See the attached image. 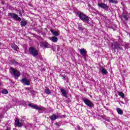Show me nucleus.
<instances>
[{
    "mask_svg": "<svg viewBox=\"0 0 130 130\" xmlns=\"http://www.w3.org/2000/svg\"><path fill=\"white\" fill-rule=\"evenodd\" d=\"M76 16H78L80 20L85 23H87V24H91L92 22V19H91L89 17L86 15L85 14H84V13H82L81 11H78L76 13Z\"/></svg>",
    "mask_w": 130,
    "mask_h": 130,
    "instance_id": "nucleus-1",
    "label": "nucleus"
},
{
    "mask_svg": "<svg viewBox=\"0 0 130 130\" xmlns=\"http://www.w3.org/2000/svg\"><path fill=\"white\" fill-rule=\"evenodd\" d=\"M10 73L11 75H14L15 78H19L21 76V73L19 71L14 69L13 67H11L10 69Z\"/></svg>",
    "mask_w": 130,
    "mask_h": 130,
    "instance_id": "nucleus-2",
    "label": "nucleus"
},
{
    "mask_svg": "<svg viewBox=\"0 0 130 130\" xmlns=\"http://www.w3.org/2000/svg\"><path fill=\"white\" fill-rule=\"evenodd\" d=\"M111 46L112 49H113L115 51V50H117V51L119 50H123L122 47L119 43L114 42L111 44Z\"/></svg>",
    "mask_w": 130,
    "mask_h": 130,
    "instance_id": "nucleus-3",
    "label": "nucleus"
},
{
    "mask_svg": "<svg viewBox=\"0 0 130 130\" xmlns=\"http://www.w3.org/2000/svg\"><path fill=\"white\" fill-rule=\"evenodd\" d=\"M82 101L86 104L89 108H94V103H93L90 100L86 98H82Z\"/></svg>",
    "mask_w": 130,
    "mask_h": 130,
    "instance_id": "nucleus-4",
    "label": "nucleus"
},
{
    "mask_svg": "<svg viewBox=\"0 0 130 130\" xmlns=\"http://www.w3.org/2000/svg\"><path fill=\"white\" fill-rule=\"evenodd\" d=\"M29 52L30 54L32 55L34 57H36L37 55H38V50L36 49V48L33 47H30L29 49H28Z\"/></svg>",
    "mask_w": 130,
    "mask_h": 130,
    "instance_id": "nucleus-5",
    "label": "nucleus"
},
{
    "mask_svg": "<svg viewBox=\"0 0 130 130\" xmlns=\"http://www.w3.org/2000/svg\"><path fill=\"white\" fill-rule=\"evenodd\" d=\"M8 16L9 17H11V18L15 21H21L22 20V19H21L20 17L15 13H9L8 14Z\"/></svg>",
    "mask_w": 130,
    "mask_h": 130,
    "instance_id": "nucleus-6",
    "label": "nucleus"
},
{
    "mask_svg": "<svg viewBox=\"0 0 130 130\" xmlns=\"http://www.w3.org/2000/svg\"><path fill=\"white\" fill-rule=\"evenodd\" d=\"M128 18H129V16H128V13L127 12L123 13L121 16V19L123 22L127 21L128 20Z\"/></svg>",
    "mask_w": 130,
    "mask_h": 130,
    "instance_id": "nucleus-7",
    "label": "nucleus"
},
{
    "mask_svg": "<svg viewBox=\"0 0 130 130\" xmlns=\"http://www.w3.org/2000/svg\"><path fill=\"white\" fill-rule=\"evenodd\" d=\"M98 6L100 8H102V9H103V10H105V11H108V9H109V7L105 4V3H98Z\"/></svg>",
    "mask_w": 130,
    "mask_h": 130,
    "instance_id": "nucleus-8",
    "label": "nucleus"
},
{
    "mask_svg": "<svg viewBox=\"0 0 130 130\" xmlns=\"http://www.w3.org/2000/svg\"><path fill=\"white\" fill-rule=\"evenodd\" d=\"M21 82L22 84H24V85H26V86H30V81L26 78H23L21 80Z\"/></svg>",
    "mask_w": 130,
    "mask_h": 130,
    "instance_id": "nucleus-9",
    "label": "nucleus"
},
{
    "mask_svg": "<svg viewBox=\"0 0 130 130\" xmlns=\"http://www.w3.org/2000/svg\"><path fill=\"white\" fill-rule=\"evenodd\" d=\"M29 107L33 108V109H36V110H42L41 108H40L37 105H34L33 104H28Z\"/></svg>",
    "mask_w": 130,
    "mask_h": 130,
    "instance_id": "nucleus-10",
    "label": "nucleus"
},
{
    "mask_svg": "<svg viewBox=\"0 0 130 130\" xmlns=\"http://www.w3.org/2000/svg\"><path fill=\"white\" fill-rule=\"evenodd\" d=\"M15 124L18 127H22L23 126L22 123L20 122V120L19 119H16L15 121Z\"/></svg>",
    "mask_w": 130,
    "mask_h": 130,
    "instance_id": "nucleus-11",
    "label": "nucleus"
},
{
    "mask_svg": "<svg viewBox=\"0 0 130 130\" xmlns=\"http://www.w3.org/2000/svg\"><path fill=\"white\" fill-rule=\"evenodd\" d=\"M79 52L80 53V54H81V55L83 56H86V55H87V50H86L85 48H82L80 49Z\"/></svg>",
    "mask_w": 130,
    "mask_h": 130,
    "instance_id": "nucleus-12",
    "label": "nucleus"
},
{
    "mask_svg": "<svg viewBox=\"0 0 130 130\" xmlns=\"http://www.w3.org/2000/svg\"><path fill=\"white\" fill-rule=\"evenodd\" d=\"M50 45L48 42H41L40 43V46L41 47H45V48H48Z\"/></svg>",
    "mask_w": 130,
    "mask_h": 130,
    "instance_id": "nucleus-13",
    "label": "nucleus"
},
{
    "mask_svg": "<svg viewBox=\"0 0 130 130\" xmlns=\"http://www.w3.org/2000/svg\"><path fill=\"white\" fill-rule=\"evenodd\" d=\"M60 90L62 95L66 98H68V93H67V90L62 88H61Z\"/></svg>",
    "mask_w": 130,
    "mask_h": 130,
    "instance_id": "nucleus-14",
    "label": "nucleus"
},
{
    "mask_svg": "<svg viewBox=\"0 0 130 130\" xmlns=\"http://www.w3.org/2000/svg\"><path fill=\"white\" fill-rule=\"evenodd\" d=\"M49 39L51 41H52V42H55V43L57 42V41L58 40V39H57L55 36L50 37L49 38Z\"/></svg>",
    "mask_w": 130,
    "mask_h": 130,
    "instance_id": "nucleus-15",
    "label": "nucleus"
},
{
    "mask_svg": "<svg viewBox=\"0 0 130 130\" xmlns=\"http://www.w3.org/2000/svg\"><path fill=\"white\" fill-rule=\"evenodd\" d=\"M58 118V116H56L55 114L50 116V119L51 120H53V121H54L55 119H57Z\"/></svg>",
    "mask_w": 130,
    "mask_h": 130,
    "instance_id": "nucleus-16",
    "label": "nucleus"
},
{
    "mask_svg": "<svg viewBox=\"0 0 130 130\" xmlns=\"http://www.w3.org/2000/svg\"><path fill=\"white\" fill-rule=\"evenodd\" d=\"M20 25L21 27H25L27 25V20L24 19L20 22Z\"/></svg>",
    "mask_w": 130,
    "mask_h": 130,
    "instance_id": "nucleus-17",
    "label": "nucleus"
},
{
    "mask_svg": "<svg viewBox=\"0 0 130 130\" xmlns=\"http://www.w3.org/2000/svg\"><path fill=\"white\" fill-rule=\"evenodd\" d=\"M11 48L15 51H18V49H19V47H18L16 44L11 45Z\"/></svg>",
    "mask_w": 130,
    "mask_h": 130,
    "instance_id": "nucleus-18",
    "label": "nucleus"
},
{
    "mask_svg": "<svg viewBox=\"0 0 130 130\" xmlns=\"http://www.w3.org/2000/svg\"><path fill=\"white\" fill-rule=\"evenodd\" d=\"M50 32H51L52 34H53V35L54 36H58L59 35V34L57 31H53L52 29H50Z\"/></svg>",
    "mask_w": 130,
    "mask_h": 130,
    "instance_id": "nucleus-19",
    "label": "nucleus"
},
{
    "mask_svg": "<svg viewBox=\"0 0 130 130\" xmlns=\"http://www.w3.org/2000/svg\"><path fill=\"white\" fill-rule=\"evenodd\" d=\"M107 1H109V3L110 4H117L118 3V1L115 0H104L105 2H107Z\"/></svg>",
    "mask_w": 130,
    "mask_h": 130,
    "instance_id": "nucleus-20",
    "label": "nucleus"
},
{
    "mask_svg": "<svg viewBox=\"0 0 130 130\" xmlns=\"http://www.w3.org/2000/svg\"><path fill=\"white\" fill-rule=\"evenodd\" d=\"M10 63L12 64H14V66L19 64V63H18V62H17V61H16L15 59L10 60Z\"/></svg>",
    "mask_w": 130,
    "mask_h": 130,
    "instance_id": "nucleus-21",
    "label": "nucleus"
},
{
    "mask_svg": "<svg viewBox=\"0 0 130 130\" xmlns=\"http://www.w3.org/2000/svg\"><path fill=\"white\" fill-rule=\"evenodd\" d=\"M101 72H102V74H103V75H107V74H108V72L107 71V70H106L104 68L102 69Z\"/></svg>",
    "mask_w": 130,
    "mask_h": 130,
    "instance_id": "nucleus-22",
    "label": "nucleus"
},
{
    "mask_svg": "<svg viewBox=\"0 0 130 130\" xmlns=\"http://www.w3.org/2000/svg\"><path fill=\"white\" fill-rule=\"evenodd\" d=\"M116 110L118 114H120L121 115H122V114H123V112L120 109V108H118L116 109Z\"/></svg>",
    "mask_w": 130,
    "mask_h": 130,
    "instance_id": "nucleus-23",
    "label": "nucleus"
},
{
    "mask_svg": "<svg viewBox=\"0 0 130 130\" xmlns=\"http://www.w3.org/2000/svg\"><path fill=\"white\" fill-rule=\"evenodd\" d=\"M45 94H48V95H49V94H51V90H50L49 89H45Z\"/></svg>",
    "mask_w": 130,
    "mask_h": 130,
    "instance_id": "nucleus-24",
    "label": "nucleus"
},
{
    "mask_svg": "<svg viewBox=\"0 0 130 130\" xmlns=\"http://www.w3.org/2000/svg\"><path fill=\"white\" fill-rule=\"evenodd\" d=\"M118 95L119 96H120L121 98H124V93H123V92L120 91L118 92Z\"/></svg>",
    "mask_w": 130,
    "mask_h": 130,
    "instance_id": "nucleus-25",
    "label": "nucleus"
},
{
    "mask_svg": "<svg viewBox=\"0 0 130 130\" xmlns=\"http://www.w3.org/2000/svg\"><path fill=\"white\" fill-rule=\"evenodd\" d=\"M78 29L79 31H81V32H83L84 30V27H83L82 25H79L78 27Z\"/></svg>",
    "mask_w": 130,
    "mask_h": 130,
    "instance_id": "nucleus-26",
    "label": "nucleus"
},
{
    "mask_svg": "<svg viewBox=\"0 0 130 130\" xmlns=\"http://www.w3.org/2000/svg\"><path fill=\"white\" fill-rule=\"evenodd\" d=\"M2 94H8L9 91L7 89H3L2 91Z\"/></svg>",
    "mask_w": 130,
    "mask_h": 130,
    "instance_id": "nucleus-27",
    "label": "nucleus"
},
{
    "mask_svg": "<svg viewBox=\"0 0 130 130\" xmlns=\"http://www.w3.org/2000/svg\"><path fill=\"white\" fill-rule=\"evenodd\" d=\"M54 124L55 125H56V126H58V127L60 126V125H59V123H55Z\"/></svg>",
    "mask_w": 130,
    "mask_h": 130,
    "instance_id": "nucleus-28",
    "label": "nucleus"
},
{
    "mask_svg": "<svg viewBox=\"0 0 130 130\" xmlns=\"http://www.w3.org/2000/svg\"><path fill=\"white\" fill-rule=\"evenodd\" d=\"M62 78H63V79H64L65 80H67L66 75H62Z\"/></svg>",
    "mask_w": 130,
    "mask_h": 130,
    "instance_id": "nucleus-29",
    "label": "nucleus"
},
{
    "mask_svg": "<svg viewBox=\"0 0 130 130\" xmlns=\"http://www.w3.org/2000/svg\"><path fill=\"white\" fill-rule=\"evenodd\" d=\"M77 128H78V129L80 130L81 129V127H80V126L78 125L77 126Z\"/></svg>",
    "mask_w": 130,
    "mask_h": 130,
    "instance_id": "nucleus-30",
    "label": "nucleus"
},
{
    "mask_svg": "<svg viewBox=\"0 0 130 130\" xmlns=\"http://www.w3.org/2000/svg\"><path fill=\"white\" fill-rule=\"evenodd\" d=\"M2 5H5V2H4V1H2Z\"/></svg>",
    "mask_w": 130,
    "mask_h": 130,
    "instance_id": "nucleus-31",
    "label": "nucleus"
},
{
    "mask_svg": "<svg viewBox=\"0 0 130 130\" xmlns=\"http://www.w3.org/2000/svg\"><path fill=\"white\" fill-rule=\"evenodd\" d=\"M121 103L122 104H124V103H123V102H122V101L121 102Z\"/></svg>",
    "mask_w": 130,
    "mask_h": 130,
    "instance_id": "nucleus-32",
    "label": "nucleus"
},
{
    "mask_svg": "<svg viewBox=\"0 0 130 130\" xmlns=\"http://www.w3.org/2000/svg\"><path fill=\"white\" fill-rule=\"evenodd\" d=\"M6 130H11L10 128H7Z\"/></svg>",
    "mask_w": 130,
    "mask_h": 130,
    "instance_id": "nucleus-33",
    "label": "nucleus"
},
{
    "mask_svg": "<svg viewBox=\"0 0 130 130\" xmlns=\"http://www.w3.org/2000/svg\"><path fill=\"white\" fill-rule=\"evenodd\" d=\"M118 128V127H117L116 128V129L117 130Z\"/></svg>",
    "mask_w": 130,
    "mask_h": 130,
    "instance_id": "nucleus-34",
    "label": "nucleus"
},
{
    "mask_svg": "<svg viewBox=\"0 0 130 130\" xmlns=\"http://www.w3.org/2000/svg\"><path fill=\"white\" fill-rule=\"evenodd\" d=\"M107 121H109V119H108V120H107Z\"/></svg>",
    "mask_w": 130,
    "mask_h": 130,
    "instance_id": "nucleus-35",
    "label": "nucleus"
},
{
    "mask_svg": "<svg viewBox=\"0 0 130 130\" xmlns=\"http://www.w3.org/2000/svg\"><path fill=\"white\" fill-rule=\"evenodd\" d=\"M106 126H108V125L106 124Z\"/></svg>",
    "mask_w": 130,
    "mask_h": 130,
    "instance_id": "nucleus-36",
    "label": "nucleus"
},
{
    "mask_svg": "<svg viewBox=\"0 0 130 130\" xmlns=\"http://www.w3.org/2000/svg\"><path fill=\"white\" fill-rule=\"evenodd\" d=\"M0 45H2V44L0 43Z\"/></svg>",
    "mask_w": 130,
    "mask_h": 130,
    "instance_id": "nucleus-37",
    "label": "nucleus"
},
{
    "mask_svg": "<svg viewBox=\"0 0 130 130\" xmlns=\"http://www.w3.org/2000/svg\"><path fill=\"white\" fill-rule=\"evenodd\" d=\"M10 1H12V0H10Z\"/></svg>",
    "mask_w": 130,
    "mask_h": 130,
    "instance_id": "nucleus-38",
    "label": "nucleus"
}]
</instances>
